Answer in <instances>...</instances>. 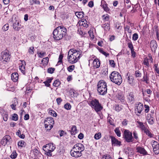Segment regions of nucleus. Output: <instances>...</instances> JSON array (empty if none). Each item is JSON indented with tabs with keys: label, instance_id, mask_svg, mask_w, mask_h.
<instances>
[{
	"label": "nucleus",
	"instance_id": "obj_1",
	"mask_svg": "<svg viewBox=\"0 0 159 159\" xmlns=\"http://www.w3.org/2000/svg\"><path fill=\"white\" fill-rule=\"evenodd\" d=\"M82 51L79 49H71L68 52V60L71 64H74L77 62L81 56Z\"/></svg>",
	"mask_w": 159,
	"mask_h": 159
},
{
	"label": "nucleus",
	"instance_id": "obj_2",
	"mask_svg": "<svg viewBox=\"0 0 159 159\" xmlns=\"http://www.w3.org/2000/svg\"><path fill=\"white\" fill-rule=\"evenodd\" d=\"M111 81L116 84L119 85L121 83L122 81L120 74L118 72L114 71L111 74L110 76Z\"/></svg>",
	"mask_w": 159,
	"mask_h": 159
},
{
	"label": "nucleus",
	"instance_id": "obj_3",
	"mask_svg": "<svg viewBox=\"0 0 159 159\" xmlns=\"http://www.w3.org/2000/svg\"><path fill=\"white\" fill-rule=\"evenodd\" d=\"M97 90L99 94L104 95L107 93V86L106 82L103 80H100L98 84Z\"/></svg>",
	"mask_w": 159,
	"mask_h": 159
},
{
	"label": "nucleus",
	"instance_id": "obj_4",
	"mask_svg": "<svg viewBox=\"0 0 159 159\" xmlns=\"http://www.w3.org/2000/svg\"><path fill=\"white\" fill-rule=\"evenodd\" d=\"M89 104L97 112L100 111L103 108L98 100L96 99H92Z\"/></svg>",
	"mask_w": 159,
	"mask_h": 159
},
{
	"label": "nucleus",
	"instance_id": "obj_5",
	"mask_svg": "<svg viewBox=\"0 0 159 159\" xmlns=\"http://www.w3.org/2000/svg\"><path fill=\"white\" fill-rule=\"evenodd\" d=\"M55 145L53 143H50L46 144L43 147V149L45 151V154L48 156H52L51 152L55 149Z\"/></svg>",
	"mask_w": 159,
	"mask_h": 159
},
{
	"label": "nucleus",
	"instance_id": "obj_6",
	"mask_svg": "<svg viewBox=\"0 0 159 159\" xmlns=\"http://www.w3.org/2000/svg\"><path fill=\"white\" fill-rule=\"evenodd\" d=\"M54 122L53 119L51 117H48L44 121L45 128L47 130H50L52 127Z\"/></svg>",
	"mask_w": 159,
	"mask_h": 159
},
{
	"label": "nucleus",
	"instance_id": "obj_7",
	"mask_svg": "<svg viewBox=\"0 0 159 159\" xmlns=\"http://www.w3.org/2000/svg\"><path fill=\"white\" fill-rule=\"evenodd\" d=\"M123 138L128 143L133 142L134 140L132 133L128 130L126 129L124 131Z\"/></svg>",
	"mask_w": 159,
	"mask_h": 159
},
{
	"label": "nucleus",
	"instance_id": "obj_8",
	"mask_svg": "<svg viewBox=\"0 0 159 159\" xmlns=\"http://www.w3.org/2000/svg\"><path fill=\"white\" fill-rule=\"evenodd\" d=\"M2 59L3 60V63H5L8 61L11 58L10 54H9V52L7 50H5L1 53Z\"/></svg>",
	"mask_w": 159,
	"mask_h": 159
},
{
	"label": "nucleus",
	"instance_id": "obj_9",
	"mask_svg": "<svg viewBox=\"0 0 159 159\" xmlns=\"http://www.w3.org/2000/svg\"><path fill=\"white\" fill-rule=\"evenodd\" d=\"M53 38L57 40H59L61 39L63 37V36L59 31L56 28L54 30L53 32Z\"/></svg>",
	"mask_w": 159,
	"mask_h": 159
},
{
	"label": "nucleus",
	"instance_id": "obj_10",
	"mask_svg": "<svg viewBox=\"0 0 159 159\" xmlns=\"http://www.w3.org/2000/svg\"><path fill=\"white\" fill-rule=\"evenodd\" d=\"M11 140V137L8 135H7L4 136L2 139L1 143L5 146L8 143H10V142Z\"/></svg>",
	"mask_w": 159,
	"mask_h": 159
},
{
	"label": "nucleus",
	"instance_id": "obj_11",
	"mask_svg": "<svg viewBox=\"0 0 159 159\" xmlns=\"http://www.w3.org/2000/svg\"><path fill=\"white\" fill-rule=\"evenodd\" d=\"M143 109V104L140 102H137L135 106V112L140 114Z\"/></svg>",
	"mask_w": 159,
	"mask_h": 159
},
{
	"label": "nucleus",
	"instance_id": "obj_12",
	"mask_svg": "<svg viewBox=\"0 0 159 159\" xmlns=\"http://www.w3.org/2000/svg\"><path fill=\"white\" fill-rule=\"evenodd\" d=\"M72 148L74 149V150L79 151L80 152H82L84 150V147L82 144L78 143L75 145Z\"/></svg>",
	"mask_w": 159,
	"mask_h": 159
},
{
	"label": "nucleus",
	"instance_id": "obj_13",
	"mask_svg": "<svg viewBox=\"0 0 159 159\" xmlns=\"http://www.w3.org/2000/svg\"><path fill=\"white\" fill-rule=\"evenodd\" d=\"M71 155L74 157L77 158L81 156L82 155V152H80L79 151L74 150V149L72 148L70 151Z\"/></svg>",
	"mask_w": 159,
	"mask_h": 159
},
{
	"label": "nucleus",
	"instance_id": "obj_14",
	"mask_svg": "<svg viewBox=\"0 0 159 159\" xmlns=\"http://www.w3.org/2000/svg\"><path fill=\"white\" fill-rule=\"evenodd\" d=\"M12 22L13 23V28L16 30L18 31L20 27L19 26V21L17 20H15L12 18Z\"/></svg>",
	"mask_w": 159,
	"mask_h": 159
},
{
	"label": "nucleus",
	"instance_id": "obj_15",
	"mask_svg": "<svg viewBox=\"0 0 159 159\" xmlns=\"http://www.w3.org/2000/svg\"><path fill=\"white\" fill-rule=\"evenodd\" d=\"M57 30H58L61 34L64 36L66 34L67 30L66 28L64 27L63 26H58L56 28Z\"/></svg>",
	"mask_w": 159,
	"mask_h": 159
},
{
	"label": "nucleus",
	"instance_id": "obj_16",
	"mask_svg": "<svg viewBox=\"0 0 159 159\" xmlns=\"http://www.w3.org/2000/svg\"><path fill=\"white\" fill-rule=\"evenodd\" d=\"M111 143L112 145L114 146H120L121 144V142L119 141L117 139H116L115 137L111 136Z\"/></svg>",
	"mask_w": 159,
	"mask_h": 159
},
{
	"label": "nucleus",
	"instance_id": "obj_17",
	"mask_svg": "<svg viewBox=\"0 0 159 159\" xmlns=\"http://www.w3.org/2000/svg\"><path fill=\"white\" fill-rule=\"evenodd\" d=\"M137 152L143 155H146L148 154L147 152L145 149L141 147H137L136 148Z\"/></svg>",
	"mask_w": 159,
	"mask_h": 159
},
{
	"label": "nucleus",
	"instance_id": "obj_18",
	"mask_svg": "<svg viewBox=\"0 0 159 159\" xmlns=\"http://www.w3.org/2000/svg\"><path fill=\"white\" fill-rule=\"evenodd\" d=\"M150 46L152 50L155 52L157 47V44L156 41L154 40H152L150 43Z\"/></svg>",
	"mask_w": 159,
	"mask_h": 159
},
{
	"label": "nucleus",
	"instance_id": "obj_19",
	"mask_svg": "<svg viewBox=\"0 0 159 159\" xmlns=\"http://www.w3.org/2000/svg\"><path fill=\"white\" fill-rule=\"evenodd\" d=\"M20 61H21L22 63L21 65L19 66V69L21 72L23 74H24L25 70V65H26L25 62L24 61L20 60Z\"/></svg>",
	"mask_w": 159,
	"mask_h": 159
},
{
	"label": "nucleus",
	"instance_id": "obj_20",
	"mask_svg": "<svg viewBox=\"0 0 159 159\" xmlns=\"http://www.w3.org/2000/svg\"><path fill=\"white\" fill-rule=\"evenodd\" d=\"M148 121V123L151 125L153 124L154 123V118L150 114H148L147 116Z\"/></svg>",
	"mask_w": 159,
	"mask_h": 159
},
{
	"label": "nucleus",
	"instance_id": "obj_21",
	"mask_svg": "<svg viewBox=\"0 0 159 159\" xmlns=\"http://www.w3.org/2000/svg\"><path fill=\"white\" fill-rule=\"evenodd\" d=\"M137 123L139 125L138 127H139L142 130L144 131L147 129L145 126L143 122L139 121H137Z\"/></svg>",
	"mask_w": 159,
	"mask_h": 159
},
{
	"label": "nucleus",
	"instance_id": "obj_22",
	"mask_svg": "<svg viewBox=\"0 0 159 159\" xmlns=\"http://www.w3.org/2000/svg\"><path fill=\"white\" fill-rule=\"evenodd\" d=\"M18 78V75L17 73H14L11 75V80L14 82H16Z\"/></svg>",
	"mask_w": 159,
	"mask_h": 159
},
{
	"label": "nucleus",
	"instance_id": "obj_23",
	"mask_svg": "<svg viewBox=\"0 0 159 159\" xmlns=\"http://www.w3.org/2000/svg\"><path fill=\"white\" fill-rule=\"evenodd\" d=\"M106 3L105 2L104 0H102L101 2V7L104 9V10L107 11L109 10V8L107 6V5L106 4H103V3Z\"/></svg>",
	"mask_w": 159,
	"mask_h": 159
},
{
	"label": "nucleus",
	"instance_id": "obj_24",
	"mask_svg": "<svg viewBox=\"0 0 159 159\" xmlns=\"http://www.w3.org/2000/svg\"><path fill=\"white\" fill-rule=\"evenodd\" d=\"M77 129L76 126L75 125H73L71 128L70 130V133L72 135H74L76 133Z\"/></svg>",
	"mask_w": 159,
	"mask_h": 159
},
{
	"label": "nucleus",
	"instance_id": "obj_25",
	"mask_svg": "<svg viewBox=\"0 0 159 159\" xmlns=\"http://www.w3.org/2000/svg\"><path fill=\"white\" fill-rule=\"evenodd\" d=\"M127 99L130 102L134 100V96L132 93H130L127 96Z\"/></svg>",
	"mask_w": 159,
	"mask_h": 159
},
{
	"label": "nucleus",
	"instance_id": "obj_26",
	"mask_svg": "<svg viewBox=\"0 0 159 159\" xmlns=\"http://www.w3.org/2000/svg\"><path fill=\"white\" fill-rule=\"evenodd\" d=\"M93 64L94 66L96 68H98L100 66V61L98 59L94 60L93 62Z\"/></svg>",
	"mask_w": 159,
	"mask_h": 159
},
{
	"label": "nucleus",
	"instance_id": "obj_27",
	"mask_svg": "<svg viewBox=\"0 0 159 159\" xmlns=\"http://www.w3.org/2000/svg\"><path fill=\"white\" fill-rule=\"evenodd\" d=\"M102 27L106 31H108L110 29V25L108 23L102 24Z\"/></svg>",
	"mask_w": 159,
	"mask_h": 159
},
{
	"label": "nucleus",
	"instance_id": "obj_28",
	"mask_svg": "<svg viewBox=\"0 0 159 159\" xmlns=\"http://www.w3.org/2000/svg\"><path fill=\"white\" fill-rule=\"evenodd\" d=\"M75 15L78 18H82L83 17L84 12L83 11L76 12Z\"/></svg>",
	"mask_w": 159,
	"mask_h": 159
},
{
	"label": "nucleus",
	"instance_id": "obj_29",
	"mask_svg": "<svg viewBox=\"0 0 159 159\" xmlns=\"http://www.w3.org/2000/svg\"><path fill=\"white\" fill-rule=\"evenodd\" d=\"M152 146L153 148H156L157 149L159 148V144L157 141H152L151 143Z\"/></svg>",
	"mask_w": 159,
	"mask_h": 159
},
{
	"label": "nucleus",
	"instance_id": "obj_30",
	"mask_svg": "<svg viewBox=\"0 0 159 159\" xmlns=\"http://www.w3.org/2000/svg\"><path fill=\"white\" fill-rule=\"evenodd\" d=\"M52 79L53 78H49L46 81L44 82L43 83L47 87H49L50 85L49 83L51 82Z\"/></svg>",
	"mask_w": 159,
	"mask_h": 159
},
{
	"label": "nucleus",
	"instance_id": "obj_31",
	"mask_svg": "<svg viewBox=\"0 0 159 159\" xmlns=\"http://www.w3.org/2000/svg\"><path fill=\"white\" fill-rule=\"evenodd\" d=\"M26 144V143L23 140H21L18 143V146L24 147L25 146Z\"/></svg>",
	"mask_w": 159,
	"mask_h": 159
},
{
	"label": "nucleus",
	"instance_id": "obj_32",
	"mask_svg": "<svg viewBox=\"0 0 159 159\" xmlns=\"http://www.w3.org/2000/svg\"><path fill=\"white\" fill-rule=\"evenodd\" d=\"M128 46L130 49L131 52H134V49L133 45L132 42L130 40H129V42L128 43Z\"/></svg>",
	"mask_w": 159,
	"mask_h": 159
},
{
	"label": "nucleus",
	"instance_id": "obj_33",
	"mask_svg": "<svg viewBox=\"0 0 159 159\" xmlns=\"http://www.w3.org/2000/svg\"><path fill=\"white\" fill-rule=\"evenodd\" d=\"M16 134L21 138L24 139L25 137V135L23 134H21V132L20 130H18L17 132L16 133Z\"/></svg>",
	"mask_w": 159,
	"mask_h": 159
},
{
	"label": "nucleus",
	"instance_id": "obj_34",
	"mask_svg": "<svg viewBox=\"0 0 159 159\" xmlns=\"http://www.w3.org/2000/svg\"><path fill=\"white\" fill-rule=\"evenodd\" d=\"M117 97L119 100H120L121 102H123L125 101V98L124 96L123 95H120L119 94H118Z\"/></svg>",
	"mask_w": 159,
	"mask_h": 159
},
{
	"label": "nucleus",
	"instance_id": "obj_35",
	"mask_svg": "<svg viewBox=\"0 0 159 159\" xmlns=\"http://www.w3.org/2000/svg\"><path fill=\"white\" fill-rule=\"evenodd\" d=\"M3 118V120L5 121H6L8 118V114L6 112L3 113L2 115Z\"/></svg>",
	"mask_w": 159,
	"mask_h": 159
},
{
	"label": "nucleus",
	"instance_id": "obj_36",
	"mask_svg": "<svg viewBox=\"0 0 159 159\" xmlns=\"http://www.w3.org/2000/svg\"><path fill=\"white\" fill-rule=\"evenodd\" d=\"M30 3L31 5L35 4H39L40 2L39 0H30Z\"/></svg>",
	"mask_w": 159,
	"mask_h": 159
},
{
	"label": "nucleus",
	"instance_id": "obj_37",
	"mask_svg": "<svg viewBox=\"0 0 159 159\" xmlns=\"http://www.w3.org/2000/svg\"><path fill=\"white\" fill-rule=\"evenodd\" d=\"M17 154L16 151H14L11 155L12 159H15L17 156Z\"/></svg>",
	"mask_w": 159,
	"mask_h": 159
},
{
	"label": "nucleus",
	"instance_id": "obj_38",
	"mask_svg": "<svg viewBox=\"0 0 159 159\" xmlns=\"http://www.w3.org/2000/svg\"><path fill=\"white\" fill-rule=\"evenodd\" d=\"M133 78L132 76H129L128 77V82L130 84H132L133 83Z\"/></svg>",
	"mask_w": 159,
	"mask_h": 159
},
{
	"label": "nucleus",
	"instance_id": "obj_39",
	"mask_svg": "<svg viewBox=\"0 0 159 159\" xmlns=\"http://www.w3.org/2000/svg\"><path fill=\"white\" fill-rule=\"evenodd\" d=\"M101 137V134L100 133L96 134L94 136V138L96 139H99Z\"/></svg>",
	"mask_w": 159,
	"mask_h": 159
},
{
	"label": "nucleus",
	"instance_id": "obj_40",
	"mask_svg": "<svg viewBox=\"0 0 159 159\" xmlns=\"http://www.w3.org/2000/svg\"><path fill=\"white\" fill-rule=\"evenodd\" d=\"M48 61V57H46L42 59L41 62L45 64H47Z\"/></svg>",
	"mask_w": 159,
	"mask_h": 159
},
{
	"label": "nucleus",
	"instance_id": "obj_41",
	"mask_svg": "<svg viewBox=\"0 0 159 159\" xmlns=\"http://www.w3.org/2000/svg\"><path fill=\"white\" fill-rule=\"evenodd\" d=\"M71 106L69 103H67L64 105V107L67 110H70Z\"/></svg>",
	"mask_w": 159,
	"mask_h": 159
},
{
	"label": "nucleus",
	"instance_id": "obj_42",
	"mask_svg": "<svg viewBox=\"0 0 159 159\" xmlns=\"http://www.w3.org/2000/svg\"><path fill=\"white\" fill-rule=\"evenodd\" d=\"M14 102L11 105V108L14 110H15L16 109L15 107L16 104H17L18 103V102L16 100H14Z\"/></svg>",
	"mask_w": 159,
	"mask_h": 159
},
{
	"label": "nucleus",
	"instance_id": "obj_43",
	"mask_svg": "<svg viewBox=\"0 0 159 159\" xmlns=\"http://www.w3.org/2000/svg\"><path fill=\"white\" fill-rule=\"evenodd\" d=\"M60 84V82L58 80H56L53 83V85L55 87H58Z\"/></svg>",
	"mask_w": 159,
	"mask_h": 159
},
{
	"label": "nucleus",
	"instance_id": "obj_44",
	"mask_svg": "<svg viewBox=\"0 0 159 159\" xmlns=\"http://www.w3.org/2000/svg\"><path fill=\"white\" fill-rule=\"evenodd\" d=\"M11 119L15 121L17 120H18V115L16 113L14 114L12 117Z\"/></svg>",
	"mask_w": 159,
	"mask_h": 159
},
{
	"label": "nucleus",
	"instance_id": "obj_45",
	"mask_svg": "<svg viewBox=\"0 0 159 159\" xmlns=\"http://www.w3.org/2000/svg\"><path fill=\"white\" fill-rule=\"evenodd\" d=\"M143 79H144L143 81H145L146 83L148 84V81L149 80V78L147 73L146 74L145 76H143Z\"/></svg>",
	"mask_w": 159,
	"mask_h": 159
},
{
	"label": "nucleus",
	"instance_id": "obj_46",
	"mask_svg": "<svg viewBox=\"0 0 159 159\" xmlns=\"http://www.w3.org/2000/svg\"><path fill=\"white\" fill-rule=\"evenodd\" d=\"M75 67L74 65L69 66L67 68V70L69 72H71L74 69Z\"/></svg>",
	"mask_w": 159,
	"mask_h": 159
},
{
	"label": "nucleus",
	"instance_id": "obj_47",
	"mask_svg": "<svg viewBox=\"0 0 159 159\" xmlns=\"http://www.w3.org/2000/svg\"><path fill=\"white\" fill-rule=\"evenodd\" d=\"M115 132L117 136L120 137V132L118 128H116L115 129Z\"/></svg>",
	"mask_w": 159,
	"mask_h": 159
},
{
	"label": "nucleus",
	"instance_id": "obj_48",
	"mask_svg": "<svg viewBox=\"0 0 159 159\" xmlns=\"http://www.w3.org/2000/svg\"><path fill=\"white\" fill-rule=\"evenodd\" d=\"M144 132L148 136L150 137H152V134L148 130V129H147L146 130H145Z\"/></svg>",
	"mask_w": 159,
	"mask_h": 159
},
{
	"label": "nucleus",
	"instance_id": "obj_49",
	"mask_svg": "<svg viewBox=\"0 0 159 159\" xmlns=\"http://www.w3.org/2000/svg\"><path fill=\"white\" fill-rule=\"evenodd\" d=\"M144 132L148 136L150 137H152V134L148 130V129H147L146 130H145Z\"/></svg>",
	"mask_w": 159,
	"mask_h": 159
},
{
	"label": "nucleus",
	"instance_id": "obj_50",
	"mask_svg": "<svg viewBox=\"0 0 159 159\" xmlns=\"http://www.w3.org/2000/svg\"><path fill=\"white\" fill-rule=\"evenodd\" d=\"M122 109V107L120 106L119 105H116L115 107V110L118 112L120 111Z\"/></svg>",
	"mask_w": 159,
	"mask_h": 159
},
{
	"label": "nucleus",
	"instance_id": "obj_51",
	"mask_svg": "<svg viewBox=\"0 0 159 159\" xmlns=\"http://www.w3.org/2000/svg\"><path fill=\"white\" fill-rule=\"evenodd\" d=\"M138 38V35L137 33H134L133 35L132 39L134 41H136Z\"/></svg>",
	"mask_w": 159,
	"mask_h": 159
},
{
	"label": "nucleus",
	"instance_id": "obj_52",
	"mask_svg": "<svg viewBox=\"0 0 159 159\" xmlns=\"http://www.w3.org/2000/svg\"><path fill=\"white\" fill-rule=\"evenodd\" d=\"M49 113L54 117H56L57 116V113L55 111L53 110H50L49 112Z\"/></svg>",
	"mask_w": 159,
	"mask_h": 159
},
{
	"label": "nucleus",
	"instance_id": "obj_53",
	"mask_svg": "<svg viewBox=\"0 0 159 159\" xmlns=\"http://www.w3.org/2000/svg\"><path fill=\"white\" fill-rule=\"evenodd\" d=\"M9 27V25L8 24H6L3 26L2 29L4 31H6L8 29Z\"/></svg>",
	"mask_w": 159,
	"mask_h": 159
},
{
	"label": "nucleus",
	"instance_id": "obj_54",
	"mask_svg": "<svg viewBox=\"0 0 159 159\" xmlns=\"http://www.w3.org/2000/svg\"><path fill=\"white\" fill-rule=\"evenodd\" d=\"M99 51L101 53H102L106 57L109 55V53H107L106 52H104L102 48L99 49Z\"/></svg>",
	"mask_w": 159,
	"mask_h": 159
},
{
	"label": "nucleus",
	"instance_id": "obj_55",
	"mask_svg": "<svg viewBox=\"0 0 159 159\" xmlns=\"http://www.w3.org/2000/svg\"><path fill=\"white\" fill-rule=\"evenodd\" d=\"M109 63L110 65L112 67H114L115 66V63L113 60H110Z\"/></svg>",
	"mask_w": 159,
	"mask_h": 159
},
{
	"label": "nucleus",
	"instance_id": "obj_56",
	"mask_svg": "<svg viewBox=\"0 0 159 159\" xmlns=\"http://www.w3.org/2000/svg\"><path fill=\"white\" fill-rule=\"evenodd\" d=\"M55 70L54 68H49L48 69V72L50 74H52L53 73L54 71Z\"/></svg>",
	"mask_w": 159,
	"mask_h": 159
},
{
	"label": "nucleus",
	"instance_id": "obj_57",
	"mask_svg": "<svg viewBox=\"0 0 159 159\" xmlns=\"http://www.w3.org/2000/svg\"><path fill=\"white\" fill-rule=\"evenodd\" d=\"M136 77H140L141 76V73L139 70H136L135 73Z\"/></svg>",
	"mask_w": 159,
	"mask_h": 159
},
{
	"label": "nucleus",
	"instance_id": "obj_58",
	"mask_svg": "<svg viewBox=\"0 0 159 159\" xmlns=\"http://www.w3.org/2000/svg\"><path fill=\"white\" fill-rule=\"evenodd\" d=\"M102 17L103 20H105V21H108L109 20V17L108 16H107V15L106 16V15H103L102 16Z\"/></svg>",
	"mask_w": 159,
	"mask_h": 159
},
{
	"label": "nucleus",
	"instance_id": "obj_59",
	"mask_svg": "<svg viewBox=\"0 0 159 159\" xmlns=\"http://www.w3.org/2000/svg\"><path fill=\"white\" fill-rule=\"evenodd\" d=\"M143 63L144 64L147 66L148 67L149 66V64L148 62V59H145L144 60Z\"/></svg>",
	"mask_w": 159,
	"mask_h": 159
},
{
	"label": "nucleus",
	"instance_id": "obj_60",
	"mask_svg": "<svg viewBox=\"0 0 159 159\" xmlns=\"http://www.w3.org/2000/svg\"><path fill=\"white\" fill-rule=\"evenodd\" d=\"M133 134L134 137V138L136 140H137L138 139V134L136 131H134L133 132Z\"/></svg>",
	"mask_w": 159,
	"mask_h": 159
},
{
	"label": "nucleus",
	"instance_id": "obj_61",
	"mask_svg": "<svg viewBox=\"0 0 159 159\" xmlns=\"http://www.w3.org/2000/svg\"><path fill=\"white\" fill-rule=\"evenodd\" d=\"M144 107L145 108V112L146 113H148L149 110V107L147 105H144Z\"/></svg>",
	"mask_w": 159,
	"mask_h": 159
},
{
	"label": "nucleus",
	"instance_id": "obj_62",
	"mask_svg": "<svg viewBox=\"0 0 159 159\" xmlns=\"http://www.w3.org/2000/svg\"><path fill=\"white\" fill-rule=\"evenodd\" d=\"M153 150L154 152L156 154H157L159 153V148H153Z\"/></svg>",
	"mask_w": 159,
	"mask_h": 159
},
{
	"label": "nucleus",
	"instance_id": "obj_63",
	"mask_svg": "<svg viewBox=\"0 0 159 159\" xmlns=\"http://www.w3.org/2000/svg\"><path fill=\"white\" fill-rule=\"evenodd\" d=\"M62 101V100L61 98H59L57 99L56 101L58 105H60Z\"/></svg>",
	"mask_w": 159,
	"mask_h": 159
},
{
	"label": "nucleus",
	"instance_id": "obj_64",
	"mask_svg": "<svg viewBox=\"0 0 159 159\" xmlns=\"http://www.w3.org/2000/svg\"><path fill=\"white\" fill-rule=\"evenodd\" d=\"M102 159H112L110 156H104L102 157Z\"/></svg>",
	"mask_w": 159,
	"mask_h": 159
}]
</instances>
